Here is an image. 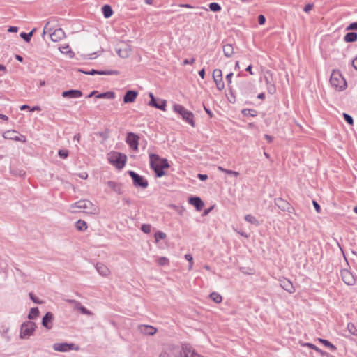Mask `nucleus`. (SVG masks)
<instances>
[{"label":"nucleus","mask_w":357,"mask_h":357,"mask_svg":"<svg viewBox=\"0 0 357 357\" xmlns=\"http://www.w3.org/2000/svg\"><path fill=\"white\" fill-rule=\"evenodd\" d=\"M209 8L213 12H218L221 10V6L218 3H211Z\"/></svg>","instance_id":"47"},{"label":"nucleus","mask_w":357,"mask_h":357,"mask_svg":"<svg viewBox=\"0 0 357 357\" xmlns=\"http://www.w3.org/2000/svg\"><path fill=\"white\" fill-rule=\"evenodd\" d=\"M107 185L118 195L123 194L122 185L121 183L113 181H109L107 182Z\"/></svg>","instance_id":"25"},{"label":"nucleus","mask_w":357,"mask_h":357,"mask_svg":"<svg viewBox=\"0 0 357 357\" xmlns=\"http://www.w3.org/2000/svg\"><path fill=\"white\" fill-rule=\"evenodd\" d=\"M150 167L154 170L156 177H162L165 175L164 169L169 167L167 159L161 158L158 155L154 153L149 154Z\"/></svg>","instance_id":"1"},{"label":"nucleus","mask_w":357,"mask_h":357,"mask_svg":"<svg viewBox=\"0 0 357 357\" xmlns=\"http://www.w3.org/2000/svg\"><path fill=\"white\" fill-rule=\"evenodd\" d=\"M222 50L224 55L227 58L231 57L234 54V47L231 44H226L223 45Z\"/></svg>","instance_id":"27"},{"label":"nucleus","mask_w":357,"mask_h":357,"mask_svg":"<svg viewBox=\"0 0 357 357\" xmlns=\"http://www.w3.org/2000/svg\"><path fill=\"white\" fill-rule=\"evenodd\" d=\"M343 117L344 119L349 124L353 125L354 124V119L351 116L347 113H343Z\"/></svg>","instance_id":"51"},{"label":"nucleus","mask_w":357,"mask_h":357,"mask_svg":"<svg viewBox=\"0 0 357 357\" xmlns=\"http://www.w3.org/2000/svg\"><path fill=\"white\" fill-rule=\"evenodd\" d=\"M50 22H47L44 26L43 35L44 36L46 33H49L50 39L53 42L60 41L65 37V33L62 29L58 28L56 29L53 32H52V29L49 27Z\"/></svg>","instance_id":"4"},{"label":"nucleus","mask_w":357,"mask_h":357,"mask_svg":"<svg viewBox=\"0 0 357 357\" xmlns=\"http://www.w3.org/2000/svg\"><path fill=\"white\" fill-rule=\"evenodd\" d=\"M131 51V46L125 43H121V46L116 50L118 55L123 59L128 58L130 56Z\"/></svg>","instance_id":"12"},{"label":"nucleus","mask_w":357,"mask_h":357,"mask_svg":"<svg viewBox=\"0 0 357 357\" xmlns=\"http://www.w3.org/2000/svg\"><path fill=\"white\" fill-rule=\"evenodd\" d=\"M357 40V33H355V32H349V33H347L345 36H344V40L346 42H354Z\"/></svg>","instance_id":"31"},{"label":"nucleus","mask_w":357,"mask_h":357,"mask_svg":"<svg viewBox=\"0 0 357 357\" xmlns=\"http://www.w3.org/2000/svg\"><path fill=\"white\" fill-rule=\"evenodd\" d=\"M39 315V310L37 307H33L30 310L28 315L29 319H34Z\"/></svg>","instance_id":"37"},{"label":"nucleus","mask_w":357,"mask_h":357,"mask_svg":"<svg viewBox=\"0 0 357 357\" xmlns=\"http://www.w3.org/2000/svg\"><path fill=\"white\" fill-rule=\"evenodd\" d=\"M182 118L192 127H195L194 114L191 112L187 110L186 112L182 114Z\"/></svg>","instance_id":"26"},{"label":"nucleus","mask_w":357,"mask_h":357,"mask_svg":"<svg viewBox=\"0 0 357 357\" xmlns=\"http://www.w3.org/2000/svg\"><path fill=\"white\" fill-rule=\"evenodd\" d=\"M18 29L16 26H10L8 29V32L15 33L17 32Z\"/></svg>","instance_id":"61"},{"label":"nucleus","mask_w":357,"mask_h":357,"mask_svg":"<svg viewBox=\"0 0 357 357\" xmlns=\"http://www.w3.org/2000/svg\"><path fill=\"white\" fill-rule=\"evenodd\" d=\"M128 174L132 178L133 185L135 187H141L142 188H146L148 186V181L143 176L139 175L133 171H128Z\"/></svg>","instance_id":"7"},{"label":"nucleus","mask_w":357,"mask_h":357,"mask_svg":"<svg viewBox=\"0 0 357 357\" xmlns=\"http://www.w3.org/2000/svg\"><path fill=\"white\" fill-rule=\"evenodd\" d=\"M78 205L81 206L82 212L86 214L96 215L99 213L98 207L89 200H81V202Z\"/></svg>","instance_id":"6"},{"label":"nucleus","mask_w":357,"mask_h":357,"mask_svg":"<svg viewBox=\"0 0 357 357\" xmlns=\"http://www.w3.org/2000/svg\"><path fill=\"white\" fill-rule=\"evenodd\" d=\"M64 301L66 303H69L74 310H77L79 305L81 304L79 301L74 299H65Z\"/></svg>","instance_id":"34"},{"label":"nucleus","mask_w":357,"mask_h":357,"mask_svg":"<svg viewBox=\"0 0 357 357\" xmlns=\"http://www.w3.org/2000/svg\"><path fill=\"white\" fill-rule=\"evenodd\" d=\"M62 96L68 98H78L82 96V92L77 89H70L63 91Z\"/></svg>","instance_id":"20"},{"label":"nucleus","mask_w":357,"mask_h":357,"mask_svg":"<svg viewBox=\"0 0 357 357\" xmlns=\"http://www.w3.org/2000/svg\"><path fill=\"white\" fill-rule=\"evenodd\" d=\"M305 346H307L315 351H317V352L320 353L321 355H326V352L322 351L321 349H320L319 348H318L317 347H316L314 344H311V343H305Z\"/></svg>","instance_id":"45"},{"label":"nucleus","mask_w":357,"mask_h":357,"mask_svg":"<svg viewBox=\"0 0 357 357\" xmlns=\"http://www.w3.org/2000/svg\"><path fill=\"white\" fill-rule=\"evenodd\" d=\"M214 208V206H211L207 209H206L204 213H203V215H207L211 211V210Z\"/></svg>","instance_id":"63"},{"label":"nucleus","mask_w":357,"mask_h":357,"mask_svg":"<svg viewBox=\"0 0 357 357\" xmlns=\"http://www.w3.org/2000/svg\"><path fill=\"white\" fill-rule=\"evenodd\" d=\"M347 329L351 335H354L356 336L357 335V328H356V326H354V324L349 323L347 325Z\"/></svg>","instance_id":"44"},{"label":"nucleus","mask_w":357,"mask_h":357,"mask_svg":"<svg viewBox=\"0 0 357 357\" xmlns=\"http://www.w3.org/2000/svg\"><path fill=\"white\" fill-rule=\"evenodd\" d=\"M209 296L215 303H220L222 302V296L218 293L213 292L209 295Z\"/></svg>","instance_id":"35"},{"label":"nucleus","mask_w":357,"mask_h":357,"mask_svg":"<svg viewBox=\"0 0 357 357\" xmlns=\"http://www.w3.org/2000/svg\"><path fill=\"white\" fill-rule=\"evenodd\" d=\"M169 259L165 257H161L158 259V263L160 266H165L169 264Z\"/></svg>","instance_id":"49"},{"label":"nucleus","mask_w":357,"mask_h":357,"mask_svg":"<svg viewBox=\"0 0 357 357\" xmlns=\"http://www.w3.org/2000/svg\"><path fill=\"white\" fill-rule=\"evenodd\" d=\"M312 204H313V206H314L316 211L317 213H320L321 212V207H320L319 204L316 201H313Z\"/></svg>","instance_id":"56"},{"label":"nucleus","mask_w":357,"mask_h":357,"mask_svg":"<svg viewBox=\"0 0 357 357\" xmlns=\"http://www.w3.org/2000/svg\"><path fill=\"white\" fill-rule=\"evenodd\" d=\"M53 349L56 351L66 352L72 349L77 350L78 347H75V344L64 343H55L53 344Z\"/></svg>","instance_id":"10"},{"label":"nucleus","mask_w":357,"mask_h":357,"mask_svg":"<svg viewBox=\"0 0 357 357\" xmlns=\"http://www.w3.org/2000/svg\"><path fill=\"white\" fill-rule=\"evenodd\" d=\"M96 268L102 276L107 277L110 274L109 268L102 263H97Z\"/></svg>","instance_id":"24"},{"label":"nucleus","mask_w":357,"mask_h":357,"mask_svg":"<svg viewBox=\"0 0 357 357\" xmlns=\"http://www.w3.org/2000/svg\"><path fill=\"white\" fill-rule=\"evenodd\" d=\"M319 341L326 347H328L331 350H336V347L333 345L332 343H331L329 341L324 339H319Z\"/></svg>","instance_id":"43"},{"label":"nucleus","mask_w":357,"mask_h":357,"mask_svg":"<svg viewBox=\"0 0 357 357\" xmlns=\"http://www.w3.org/2000/svg\"><path fill=\"white\" fill-rule=\"evenodd\" d=\"M265 81L267 86V91L270 94H274L276 91V88L272 77V73L270 70H266L265 73Z\"/></svg>","instance_id":"11"},{"label":"nucleus","mask_w":357,"mask_h":357,"mask_svg":"<svg viewBox=\"0 0 357 357\" xmlns=\"http://www.w3.org/2000/svg\"><path fill=\"white\" fill-rule=\"evenodd\" d=\"M151 226L149 224H143L141 226V230L145 234H149L151 232Z\"/></svg>","instance_id":"50"},{"label":"nucleus","mask_w":357,"mask_h":357,"mask_svg":"<svg viewBox=\"0 0 357 357\" xmlns=\"http://www.w3.org/2000/svg\"><path fill=\"white\" fill-rule=\"evenodd\" d=\"M174 110L176 112L178 113L181 116L182 114H184L185 112H187V109L183 106L178 104L174 105Z\"/></svg>","instance_id":"40"},{"label":"nucleus","mask_w":357,"mask_h":357,"mask_svg":"<svg viewBox=\"0 0 357 357\" xmlns=\"http://www.w3.org/2000/svg\"><path fill=\"white\" fill-rule=\"evenodd\" d=\"M166 234L162 231H158L155 234V241L158 242L160 239H165L166 238Z\"/></svg>","instance_id":"48"},{"label":"nucleus","mask_w":357,"mask_h":357,"mask_svg":"<svg viewBox=\"0 0 357 357\" xmlns=\"http://www.w3.org/2000/svg\"><path fill=\"white\" fill-rule=\"evenodd\" d=\"M139 136L133 132H128L126 137V142L131 149L135 151L138 150L139 145Z\"/></svg>","instance_id":"9"},{"label":"nucleus","mask_w":357,"mask_h":357,"mask_svg":"<svg viewBox=\"0 0 357 357\" xmlns=\"http://www.w3.org/2000/svg\"><path fill=\"white\" fill-rule=\"evenodd\" d=\"M102 10L105 18L110 17L113 14L112 9L109 5L103 6L102 8Z\"/></svg>","instance_id":"29"},{"label":"nucleus","mask_w":357,"mask_h":357,"mask_svg":"<svg viewBox=\"0 0 357 357\" xmlns=\"http://www.w3.org/2000/svg\"><path fill=\"white\" fill-rule=\"evenodd\" d=\"M36 325L33 321L24 322L20 327V337L22 340L29 339L33 334Z\"/></svg>","instance_id":"3"},{"label":"nucleus","mask_w":357,"mask_h":357,"mask_svg":"<svg viewBox=\"0 0 357 357\" xmlns=\"http://www.w3.org/2000/svg\"><path fill=\"white\" fill-rule=\"evenodd\" d=\"M174 110L176 112L178 113L181 116L182 114H184L185 112H187V109L183 106L178 104L174 105Z\"/></svg>","instance_id":"39"},{"label":"nucleus","mask_w":357,"mask_h":357,"mask_svg":"<svg viewBox=\"0 0 357 357\" xmlns=\"http://www.w3.org/2000/svg\"><path fill=\"white\" fill-rule=\"evenodd\" d=\"M59 155L62 158H66L68 156V151L65 149H60L58 152Z\"/></svg>","instance_id":"52"},{"label":"nucleus","mask_w":357,"mask_h":357,"mask_svg":"<svg viewBox=\"0 0 357 357\" xmlns=\"http://www.w3.org/2000/svg\"><path fill=\"white\" fill-rule=\"evenodd\" d=\"M54 319V315L52 312H47L42 319V325L47 328L50 330L52 328V321Z\"/></svg>","instance_id":"17"},{"label":"nucleus","mask_w":357,"mask_h":357,"mask_svg":"<svg viewBox=\"0 0 357 357\" xmlns=\"http://www.w3.org/2000/svg\"><path fill=\"white\" fill-rule=\"evenodd\" d=\"M29 297L35 303L41 304L42 301H39L38 298H36L32 293H29Z\"/></svg>","instance_id":"53"},{"label":"nucleus","mask_w":357,"mask_h":357,"mask_svg":"<svg viewBox=\"0 0 357 357\" xmlns=\"http://www.w3.org/2000/svg\"><path fill=\"white\" fill-rule=\"evenodd\" d=\"M330 83L333 87L337 91H342L346 89L347 82L340 73L333 70L331 75Z\"/></svg>","instance_id":"2"},{"label":"nucleus","mask_w":357,"mask_h":357,"mask_svg":"<svg viewBox=\"0 0 357 357\" xmlns=\"http://www.w3.org/2000/svg\"><path fill=\"white\" fill-rule=\"evenodd\" d=\"M188 202L193 205L198 211H200L204 205L203 201L199 197H190Z\"/></svg>","instance_id":"22"},{"label":"nucleus","mask_w":357,"mask_h":357,"mask_svg":"<svg viewBox=\"0 0 357 357\" xmlns=\"http://www.w3.org/2000/svg\"><path fill=\"white\" fill-rule=\"evenodd\" d=\"M77 310L80 311V312L82 314H86V315H88V316H93V313L92 312H91L90 310H87L85 307L82 305V304L79 305Z\"/></svg>","instance_id":"42"},{"label":"nucleus","mask_w":357,"mask_h":357,"mask_svg":"<svg viewBox=\"0 0 357 357\" xmlns=\"http://www.w3.org/2000/svg\"><path fill=\"white\" fill-rule=\"evenodd\" d=\"M258 22H259V24L260 25L264 24L265 23V22H266V18H265V17H264L263 15H259L258 16Z\"/></svg>","instance_id":"54"},{"label":"nucleus","mask_w":357,"mask_h":357,"mask_svg":"<svg viewBox=\"0 0 357 357\" xmlns=\"http://www.w3.org/2000/svg\"><path fill=\"white\" fill-rule=\"evenodd\" d=\"M75 227L78 231H84L87 229L88 226L84 220H79L75 223Z\"/></svg>","instance_id":"28"},{"label":"nucleus","mask_w":357,"mask_h":357,"mask_svg":"<svg viewBox=\"0 0 357 357\" xmlns=\"http://www.w3.org/2000/svg\"><path fill=\"white\" fill-rule=\"evenodd\" d=\"M126 155L118 152H114L110 154L109 160L110 163L115 165V167L118 169H122L126 162Z\"/></svg>","instance_id":"5"},{"label":"nucleus","mask_w":357,"mask_h":357,"mask_svg":"<svg viewBox=\"0 0 357 357\" xmlns=\"http://www.w3.org/2000/svg\"><path fill=\"white\" fill-rule=\"evenodd\" d=\"M275 204L282 211L291 213L293 210L291 204L282 198H276L274 199Z\"/></svg>","instance_id":"13"},{"label":"nucleus","mask_w":357,"mask_h":357,"mask_svg":"<svg viewBox=\"0 0 357 357\" xmlns=\"http://www.w3.org/2000/svg\"><path fill=\"white\" fill-rule=\"evenodd\" d=\"M245 220L250 222V224H252L255 226H259V222L257 220V218L252 215H250V214H248L245 216Z\"/></svg>","instance_id":"32"},{"label":"nucleus","mask_w":357,"mask_h":357,"mask_svg":"<svg viewBox=\"0 0 357 357\" xmlns=\"http://www.w3.org/2000/svg\"><path fill=\"white\" fill-rule=\"evenodd\" d=\"M242 114L245 116H256L257 112L255 109H244L242 110Z\"/></svg>","instance_id":"36"},{"label":"nucleus","mask_w":357,"mask_h":357,"mask_svg":"<svg viewBox=\"0 0 357 357\" xmlns=\"http://www.w3.org/2000/svg\"><path fill=\"white\" fill-rule=\"evenodd\" d=\"M347 30H357V22L350 24Z\"/></svg>","instance_id":"55"},{"label":"nucleus","mask_w":357,"mask_h":357,"mask_svg":"<svg viewBox=\"0 0 357 357\" xmlns=\"http://www.w3.org/2000/svg\"><path fill=\"white\" fill-rule=\"evenodd\" d=\"M34 31V29L32 30L31 32H29V33H26L24 32H22L20 33V36L26 42H29L30 40H31V38L33 35V33Z\"/></svg>","instance_id":"46"},{"label":"nucleus","mask_w":357,"mask_h":357,"mask_svg":"<svg viewBox=\"0 0 357 357\" xmlns=\"http://www.w3.org/2000/svg\"><path fill=\"white\" fill-rule=\"evenodd\" d=\"M352 66L357 70V56L352 61Z\"/></svg>","instance_id":"64"},{"label":"nucleus","mask_w":357,"mask_h":357,"mask_svg":"<svg viewBox=\"0 0 357 357\" xmlns=\"http://www.w3.org/2000/svg\"><path fill=\"white\" fill-rule=\"evenodd\" d=\"M97 98H107L114 99L115 98V93L112 91H107L105 93H99L96 96Z\"/></svg>","instance_id":"30"},{"label":"nucleus","mask_w":357,"mask_h":357,"mask_svg":"<svg viewBox=\"0 0 357 357\" xmlns=\"http://www.w3.org/2000/svg\"><path fill=\"white\" fill-rule=\"evenodd\" d=\"M185 258L186 260H188L189 262H192V261H193V257L192 256V255L190 254H186L185 255Z\"/></svg>","instance_id":"62"},{"label":"nucleus","mask_w":357,"mask_h":357,"mask_svg":"<svg viewBox=\"0 0 357 357\" xmlns=\"http://www.w3.org/2000/svg\"><path fill=\"white\" fill-rule=\"evenodd\" d=\"M233 76V73H230L226 76V80L228 82L229 84L231 83V77Z\"/></svg>","instance_id":"58"},{"label":"nucleus","mask_w":357,"mask_h":357,"mask_svg":"<svg viewBox=\"0 0 357 357\" xmlns=\"http://www.w3.org/2000/svg\"><path fill=\"white\" fill-rule=\"evenodd\" d=\"M138 330L141 333L149 335H153L157 332V329L150 325H139Z\"/></svg>","instance_id":"18"},{"label":"nucleus","mask_w":357,"mask_h":357,"mask_svg":"<svg viewBox=\"0 0 357 357\" xmlns=\"http://www.w3.org/2000/svg\"><path fill=\"white\" fill-rule=\"evenodd\" d=\"M312 7H313L312 4L308 3V4L305 5V6L303 8V10L305 13H308L309 11H310L312 10Z\"/></svg>","instance_id":"57"},{"label":"nucleus","mask_w":357,"mask_h":357,"mask_svg":"<svg viewBox=\"0 0 357 357\" xmlns=\"http://www.w3.org/2000/svg\"><path fill=\"white\" fill-rule=\"evenodd\" d=\"M81 202V200L75 202V203H73V204L70 205V211L71 213H79V212H82V210H81V206L78 205L79 203Z\"/></svg>","instance_id":"33"},{"label":"nucleus","mask_w":357,"mask_h":357,"mask_svg":"<svg viewBox=\"0 0 357 357\" xmlns=\"http://www.w3.org/2000/svg\"><path fill=\"white\" fill-rule=\"evenodd\" d=\"M198 178L201 180V181H205L208 178V176L206 174H199L197 175Z\"/></svg>","instance_id":"60"},{"label":"nucleus","mask_w":357,"mask_h":357,"mask_svg":"<svg viewBox=\"0 0 357 357\" xmlns=\"http://www.w3.org/2000/svg\"><path fill=\"white\" fill-rule=\"evenodd\" d=\"M78 71L82 72L84 74L91 75H117L119 74V71H117V70H97L95 69H92L90 71H84L83 70L78 69Z\"/></svg>","instance_id":"14"},{"label":"nucleus","mask_w":357,"mask_h":357,"mask_svg":"<svg viewBox=\"0 0 357 357\" xmlns=\"http://www.w3.org/2000/svg\"><path fill=\"white\" fill-rule=\"evenodd\" d=\"M149 97L151 98V100L149 102L150 106L161 109L162 111L166 110L167 102L165 100H160V103H158V102H156V100L152 93H149Z\"/></svg>","instance_id":"15"},{"label":"nucleus","mask_w":357,"mask_h":357,"mask_svg":"<svg viewBox=\"0 0 357 357\" xmlns=\"http://www.w3.org/2000/svg\"><path fill=\"white\" fill-rule=\"evenodd\" d=\"M218 169L219 171L220 172H225L227 174H230V175H233L234 176H239V172H236V171H233V170H230V169H225L220 166L218 167Z\"/></svg>","instance_id":"38"},{"label":"nucleus","mask_w":357,"mask_h":357,"mask_svg":"<svg viewBox=\"0 0 357 357\" xmlns=\"http://www.w3.org/2000/svg\"><path fill=\"white\" fill-rule=\"evenodd\" d=\"M3 137L5 139H13V140H15V141H22V142H25V137L23 136V135H21V137L23 138V139H21L18 135H17V132L14 131V130H8V131H6V132L3 133Z\"/></svg>","instance_id":"23"},{"label":"nucleus","mask_w":357,"mask_h":357,"mask_svg":"<svg viewBox=\"0 0 357 357\" xmlns=\"http://www.w3.org/2000/svg\"><path fill=\"white\" fill-rule=\"evenodd\" d=\"M213 78L216 84V87L219 91H222L225 88V84L222 80V73L220 69H215L213 72Z\"/></svg>","instance_id":"8"},{"label":"nucleus","mask_w":357,"mask_h":357,"mask_svg":"<svg viewBox=\"0 0 357 357\" xmlns=\"http://www.w3.org/2000/svg\"><path fill=\"white\" fill-rule=\"evenodd\" d=\"M341 277L342 280L347 285H353L355 284V278L352 273L347 270L341 271Z\"/></svg>","instance_id":"16"},{"label":"nucleus","mask_w":357,"mask_h":357,"mask_svg":"<svg viewBox=\"0 0 357 357\" xmlns=\"http://www.w3.org/2000/svg\"><path fill=\"white\" fill-rule=\"evenodd\" d=\"M59 50L61 53L68 54L70 58L73 56V52L69 50L68 45L62 46L59 47Z\"/></svg>","instance_id":"41"},{"label":"nucleus","mask_w":357,"mask_h":357,"mask_svg":"<svg viewBox=\"0 0 357 357\" xmlns=\"http://www.w3.org/2000/svg\"><path fill=\"white\" fill-rule=\"evenodd\" d=\"M280 285L287 292L292 294L295 291V288L293 286L291 282L286 278L280 280Z\"/></svg>","instance_id":"19"},{"label":"nucleus","mask_w":357,"mask_h":357,"mask_svg":"<svg viewBox=\"0 0 357 357\" xmlns=\"http://www.w3.org/2000/svg\"><path fill=\"white\" fill-rule=\"evenodd\" d=\"M138 93L136 91H128L123 96L124 103H131L135 102L137 98Z\"/></svg>","instance_id":"21"},{"label":"nucleus","mask_w":357,"mask_h":357,"mask_svg":"<svg viewBox=\"0 0 357 357\" xmlns=\"http://www.w3.org/2000/svg\"><path fill=\"white\" fill-rule=\"evenodd\" d=\"M195 59L194 58H192L190 60L185 59L183 61V65L192 64L195 62Z\"/></svg>","instance_id":"59"}]
</instances>
